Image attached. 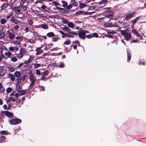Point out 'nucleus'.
Here are the masks:
<instances>
[{
	"label": "nucleus",
	"instance_id": "f257e3e1",
	"mask_svg": "<svg viewBox=\"0 0 146 146\" xmlns=\"http://www.w3.org/2000/svg\"><path fill=\"white\" fill-rule=\"evenodd\" d=\"M128 29L125 30H121L120 33L124 37L125 39L127 41L129 40L131 38V36L130 32L128 33L129 31Z\"/></svg>",
	"mask_w": 146,
	"mask_h": 146
},
{
	"label": "nucleus",
	"instance_id": "f03ea898",
	"mask_svg": "<svg viewBox=\"0 0 146 146\" xmlns=\"http://www.w3.org/2000/svg\"><path fill=\"white\" fill-rule=\"evenodd\" d=\"M10 123L12 125H16L20 123L21 122V119H14L9 121Z\"/></svg>",
	"mask_w": 146,
	"mask_h": 146
},
{
	"label": "nucleus",
	"instance_id": "7ed1b4c3",
	"mask_svg": "<svg viewBox=\"0 0 146 146\" xmlns=\"http://www.w3.org/2000/svg\"><path fill=\"white\" fill-rule=\"evenodd\" d=\"M13 32V30L12 29H9L7 32V34H8V38L11 40L13 39L15 37L14 35L12 33Z\"/></svg>",
	"mask_w": 146,
	"mask_h": 146
},
{
	"label": "nucleus",
	"instance_id": "20e7f679",
	"mask_svg": "<svg viewBox=\"0 0 146 146\" xmlns=\"http://www.w3.org/2000/svg\"><path fill=\"white\" fill-rule=\"evenodd\" d=\"M78 35L79 37L81 39H84L86 38V35L85 34L82 30L80 31H78Z\"/></svg>",
	"mask_w": 146,
	"mask_h": 146
},
{
	"label": "nucleus",
	"instance_id": "39448f33",
	"mask_svg": "<svg viewBox=\"0 0 146 146\" xmlns=\"http://www.w3.org/2000/svg\"><path fill=\"white\" fill-rule=\"evenodd\" d=\"M135 13V12H134L129 14H127L126 16L125 19L126 20H128L130 18L133 17Z\"/></svg>",
	"mask_w": 146,
	"mask_h": 146
},
{
	"label": "nucleus",
	"instance_id": "423d86ee",
	"mask_svg": "<svg viewBox=\"0 0 146 146\" xmlns=\"http://www.w3.org/2000/svg\"><path fill=\"white\" fill-rule=\"evenodd\" d=\"M5 115L8 117H10L13 115V113L11 112L8 111H5Z\"/></svg>",
	"mask_w": 146,
	"mask_h": 146
},
{
	"label": "nucleus",
	"instance_id": "0eeeda50",
	"mask_svg": "<svg viewBox=\"0 0 146 146\" xmlns=\"http://www.w3.org/2000/svg\"><path fill=\"white\" fill-rule=\"evenodd\" d=\"M107 26L109 27H118V25L117 23H114V24H112V23H109L107 24Z\"/></svg>",
	"mask_w": 146,
	"mask_h": 146
},
{
	"label": "nucleus",
	"instance_id": "6e6552de",
	"mask_svg": "<svg viewBox=\"0 0 146 146\" xmlns=\"http://www.w3.org/2000/svg\"><path fill=\"white\" fill-rule=\"evenodd\" d=\"M8 77L10 78L12 81H14L15 80V76L13 74L9 73L8 75Z\"/></svg>",
	"mask_w": 146,
	"mask_h": 146
},
{
	"label": "nucleus",
	"instance_id": "1a4fd4ad",
	"mask_svg": "<svg viewBox=\"0 0 146 146\" xmlns=\"http://www.w3.org/2000/svg\"><path fill=\"white\" fill-rule=\"evenodd\" d=\"M66 32L70 34H72L73 35H78V34H77V33H76L75 32H74L72 31L71 30V29H69V28L68 29V30Z\"/></svg>",
	"mask_w": 146,
	"mask_h": 146
},
{
	"label": "nucleus",
	"instance_id": "9d476101",
	"mask_svg": "<svg viewBox=\"0 0 146 146\" xmlns=\"http://www.w3.org/2000/svg\"><path fill=\"white\" fill-rule=\"evenodd\" d=\"M14 76L15 77L19 78L21 76L20 72L18 71H16L14 73Z\"/></svg>",
	"mask_w": 146,
	"mask_h": 146
},
{
	"label": "nucleus",
	"instance_id": "9b49d317",
	"mask_svg": "<svg viewBox=\"0 0 146 146\" xmlns=\"http://www.w3.org/2000/svg\"><path fill=\"white\" fill-rule=\"evenodd\" d=\"M7 73V70H6L3 69L0 72V77H2L4 76Z\"/></svg>",
	"mask_w": 146,
	"mask_h": 146
},
{
	"label": "nucleus",
	"instance_id": "f8f14e48",
	"mask_svg": "<svg viewBox=\"0 0 146 146\" xmlns=\"http://www.w3.org/2000/svg\"><path fill=\"white\" fill-rule=\"evenodd\" d=\"M140 17H138L135 18V19L132 20L131 22H132L133 24H134L136 23H137V22L138 21Z\"/></svg>",
	"mask_w": 146,
	"mask_h": 146
},
{
	"label": "nucleus",
	"instance_id": "ddd939ff",
	"mask_svg": "<svg viewBox=\"0 0 146 146\" xmlns=\"http://www.w3.org/2000/svg\"><path fill=\"white\" fill-rule=\"evenodd\" d=\"M8 3H4L1 6V9L2 10H4L5 8H7L8 6Z\"/></svg>",
	"mask_w": 146,
	"mask_h": 146
},
{
	"label": "nucleus",
	"instance_id": "4468645a",
	"mask_svg": "<svg viewBox=\"0 0 146 146\" xmlns=\"http://www.w3.org/2000/svg\"><path fill=\"white\" fill-rule=\"evenodd\" d=\"M27 92V90H21L20 92V96H21L25 95L26 94Z\"/></svg>",
	"mask_w": 146,
	"mask_h": 146
},
{
	"label": "nucleus",
	"instance_id": "2eb2a0df",
	"mask_svg": "<svg viewBox=\"0 0 146 146\" xmlns=\"http://www.w3.org/2000/svg\"><path fill=\"white\" fill-rule=\"evenodd\" d=\"M22 87L19 85H16V90L18 92H20L21 90Z\"/></svg>",
	"mask_w": 146,
	"mask_h": 146
},
{
	"label": "nucleus",
	"instance_id": "dca6fc26",
	"mask_svg": "<svg viewBox=\"0 0 146 146\" xmlns=\"http://www.w3.org/2000/svg\"><path fill=\"white\" fill-rule=\"evenodd\" d=\"M68 26L70 28H72V29L74 28V24L72 22L68 23Z\"/></svg>",
	"mask_w": 146,
	"mask_h": 146
},
{
	"label": "nucleus",
	"instance_id": "f3484780",
	"mask_svg": "<svg viewBox=\"0 0 146 146\" xmlns=\"http://www.w3.org/2000/svg\"><path fill=\"white\" fill-rule=\"evenodd\" d=\"M47 36L49 37H52L55 35L53 32H50L47 34Z\"/></svg>",
	"mask_w": 146,
	"mask_h": 146
},
{
	"label": "nucleus",
	"instance_id": "a211bd4d",
	"mask_svg": "<svg viewBox=\"0 0 146 146\" xmlns=\"http://www.w3.org/2000/svg\"><path fill=\"white\" fill-rule=\"evenodd\" d=\"M29 77L30 81L35 80V79L33 78V74L32 72H31L29 73Z\"/></svg>",
	"mask_w": 146,
	"mask_h": 146
},
{
	"label": "nucleus",
	"instance_id": "6ab92c4d",
	"mask_svg": "<svg viewBox=\"0 0 146 146\" xmlns=\"http://www.w3.org/2000/svg\"><path fill=\"white\" fill-rule=\"evenodd\" d=\"M49 73V72L48 70H45L44 72H42L41 73V75H44V76H47L48 75Z\"/></svg>",
	"mask_w": 146,
	"mask_h": 146
},
{
	"label": "nucleus",
	"instance_id": "aec40b11",
	"mask_svg": "<svg viewBox=\"0 0 146 146\" xmlns=\"http://www.w3.org/2000/svg\"><path fill=\"white\" fill-rule=\"evenodd\" d=\"M5 90V89L3 87L1 83H0V92H3Z\"/></svg>",
	"mask_w": 146,
	"mask_h": 146
},
{
	"label": "nucleus",
	"instance_id": "412c9836",
	"mask_svg": "<svg viewBox=\"0 0 146 146\" xmlns=\"http://www.w3.org/2000/svg\"><path fill=\"white\" fill-rule=\"evenodd\" d=\"M58 31L62 35V36H61L62 38H64L65 36L66 37V33H64L60 30H58Z\"/></svg>",
	"mask_w": 146,
	"mask_h": 146
},
{
	"label": "nucleus",
	"instance_id": "4be33fe9",
	"mask_svg": "<svg viewBox=\"0 0 146 146\" xmlns=\"http://www.w3.org/2000/svg\"><path fill=\"white\" fill-rule=\"evenodd\" d=\"M127 62H129L131 59V55L129 53L127 52Z\"/></svg>",
	"mask_w": 146,
	"mask_h": 146
},
{
	"label": "nucleus",
	"instance_id": "5701e85b",
	"mask_svg": "<svg viewBox=\"0 0 146 146\" xmlns=\"http://www.w3.org/2000/svg\"><path fill=\"white\" fill-rule=\"evenodd\" d=\"M80 9H83L86 7V6H87V5H86L84 3H80Z\"/></svg>",
	"mask_w": 146,
	"mask_h": 146
},
{
	"label": "nucleus",
	"instance_id": "b1692460",
	"mask_svg": "<svg viewBox=\"0 0 146 146\" xmlns=\"http://www.w3.org/2000/svg\"><path fill=\"white\" fill-rule=\"evenodd\" d=\"M9 133L5 130L2 131H0V134L3 135H7L9 134Z\"/></svg>",
	"mask_w": 146,
	"mask_h": 146
},
{
	"label": "nucleus",
	"instance_id": "393cba45",
	"mask_svg": "<svg viewBox=\"0 0 146 146\" xmlns=\"http://www.w3.org/2000/svg\"><path fill=\"white\" fill-rule=\"evenodd\" d=\"M8 68L9 71L11 72L14 71L15 69V68L13 66L9 67Z\"/></svg>",
	"mask_w": 146,
	"mask_h": 146
},
{
	"label": "nucleus",
	"instance_id": "a878e982",
	"mask_svg": "<svg viewBox=\"0 0 146 146\" xmlns=\"http://www.w3.org/2000/svg\"><path fill=\"white\" fill-rule=\"evenodd\" d=\"M42 27L45 29H48V27L47 25L45 24H43L41 25Z\"/></svg>",
	"mask_w": 146,
	"mask_h": 146
},
{
	"label": "nucleus",
	"instance_id": "bb28decb",
	"mask_svg": "<svg viewBox=\"0 0 146 146\" xmlns=\"http://www.w3.org/2000/svg\"><path fill=\"white\" fill-rule=\"evenodd\" d=\"M57 10H60V12L61 13H64V10H65V9L61 8L60 7H57Z\"/></svg>",
	"mask_w": 146,
	"mask_h": 146
},
{
	"label": "nucleus",
	"instance_id": "cd10ccee",
	"mask_svg": "<svg viewBox=\"0 0 146 146\" xmlns=\"http://www.w3.org/2000/svg\"><path fill=\"white\" fill-rule=\"evenodd\" d=\"M31 81L29 86V89L33 87L35 82V80H31Z\"/></svg>",
	"mask_w": 146,
	"mask_h": 146
},
{
	"label": "nucleus",
	"instance_id": "c85d7f7f",
	"mask_svg": "<svg viewBox=\"0 0 146 146\" xmlns=\"http://www.w3.org/2000/svg\"><path fill=\"white\" fill-rule=\"evenodd\" d=\"M62 2L63 4V7H66L68 5L67 2L65 1H62Z\"/></svg>",
	"mask_w": 146,
	"mask_h": 146
},
{
	"label": "nucleus",
	"instance_id": "c756f323",
	"mask_svg": "<svg viewBox=\"0 0 146 146\" xmlns=\"http://www.w3.org/2000/svg\"><path fill=\"white\" fill-rule=\"evenodd\" d=\"M6 139L5 136H0V142H2L3 141Z\"/></svg>",
	"mask_w": 146,
	"mask_h": 146
},
{
	"label": "nucleus",
	"instance_id": "7c9ffc66",
	"mask_svg": "<svg viewBox=\"0 0 146 146\" xmlns=\"http://www.w3.org/2000/svg\"><path fill=\"white\" fill-rule=\"evenodd\" d=\"M84 14V13L83 11H79L76 13L75 14L76 15H83Z\"/></svg>",
	"mask_w": 146,
	"mask_h": 146
},
{
	"label": "nucleus",
	"instance_id": "2f4dec72",
	"mask_svg": "<svg viewBox=\"0 0 146 146\" xmlns=\"http://www.w3.org/2000/svg\"><path fill=\"white\" fill-rule=\"evenodd\" d=\"M108 34H114L117 33V32L115 31L112 30L111 31H108L107 32Z\"/></svg>",
	"mask_w": 146,
	"mask_h": 146
},
{
	"label": "nucleus",
	"instance_id": "473e14b6",
	"mask_svg": "<svg viewBox=\"0 0 146 146\" xmlns=\"http://www.w3.org/2000/svg\"><path fill=\"white\" fill-rule=\"evenodd\" d=\"M72 3L74 6H77L78 4V3L75 0H72Z\"/></svg>",
	"mask_w": 146,
	"mask_h": 146
},
{
	"label": "nucleus",
	"instance_id": "72a5a7b5",
	"mask_svg": "<svg viewBox=\"0 0 146 146\" xmlns=\"http://www.w3.org/2000/svg\"><path fill=\"white\" fill-rule=\"evenodd\" d=\"M7 22V20L5 19H1L0 21V23L2 24H5Z\"/></svg>",
	"mask_w": 146,
	"mask_h": 146
},
{
	"label": "nucleus",
	"instance_id": "f704fd0d",
	"mask_svg": "<svg viewBox=\"0 0 146 146\" xmlns=\"http://www.w3.org/2000/svg\"><path fill=\"white\" fill-rule=\"evenodd\" d=\"M5 34L3 32L0 33V39H2L4 38Z\"/></svg>",
	"mask_w": 146,
	"mask_h": 146
},
{
	"label": "nucleus",
	"instance_id": "c9c22d12",
	"mask_svg": "<svg viewBox=\"0 0 146 146\" xmlns=\"http://www.w3.org/2000/svg\"><path fill=\"white\" fill-rule=\"evenodd\" d=\"M106 36L110 38H114V37H115V38H116V36L114 35L113 36L110 35H106Z\"/></svg>",
	"mask_w": 146,
	"mask_h": 146
},
{
	"label": "nucleus",
	"instance_id": "e433bc0d",
	"mask_svg": "<svg viewBox=\"0 0 146 146\" xmlns=\"http://www.w3.org/2000/svg\"><path fill=\"white\" fill-rule=\"evenodd\" d=\"M113 17V14L111 13L109 15H105V17L109 18H111Z\"/></svg>",
	"mask_w": 146,
	"mask_h": 146
},
{
	"label": "nucleus",
	"instance_id": "4c0bfd02",
	"mask_svg": "<svg viewBox=\"0 0 146 146\" xmlns=\"http://www.w3.org/2000/svg\"><path fill=\"white\" fill-rule=\"evenodd\" d=\"M25 52H26L25 51V50L23 48H20V53H21L22 54H25Z\"/></svg>",
	"mask_w": 146,
	"mask_h": 146
},
{
	"label": "nucleus",
	"instance_id": "58836bf2",
	"mask_svg": "<svg viewBox=\"0 0 146 146\" xmlns=\"http://www.w3.org/2000/svg\"><path fill=\"white\" fill-rule=\"evenodd\" d=\"M37 52L36 53V56L42 54L43 52V50H40L37 51Z\"/></svg>",
	"mask_w": 146,
	"mask_h": 146
},
{
	"label": "nucleus",
	"instance_id": "ea45409f",
	"mask_svg": "<svg viewBox=\"0 0 146 146\" xmlns=\"http://www.w3.org/2000/svg\"><path fill=\"white\" fill-rule=\"evenodd\" d=\"M95 13V12H85L84 13V14L86 15H90L93 14Z\"/></svg>",
	"mask_w": 146,
	"mask_h": 146
},
{
	"label": "nucleus",
	"instance_id": "a19ab883",
	"mask_svg": "<svg viewBox=\"0 0 146 146\" xmlns=\"http://www.w3.org/2000/svg\"><path fill=\"white\" fill-rule=\"evenodd\" d=\"M62 22L63 23H64L65 24H68V23H69V21H68V20H67V19H65L64 18H63L62 19Z\"/></svg>",
	"mask_w": 146,
	"mask_h": 146
},
{
	"label": "nucleus",
	"instance_id": "79ce46f5",
	"mask_svg": "<svg viewBox=\"0 0 146 146\" xmlns=\"http://www.w3.org/2000/svg\"><path fill=\"white\" fill-rule=\"evenodd\" d=\"M59 39V37H53L52 38V40L54 42H56Z\"/></svg>",
	"mask_w": 146,
	"mask_h": 146
},
{
	"label": "nucleus",
	"instance_id": "37998d69",
	"mask_svg": "<svg viewBox=\"0 0 146 146\" xmlns=\"http://www.w3.org/2000/svg\"><path fill=\"white\" fill-rule=\"evenodd\" d=\"M34 56H30L29 58L28 59V60H29L30 62H31L32 61V60L34 59Z\"/></svg>",
	"mask_w": 146,
	"mask_h": 146
},
{
	"label": "nucleus",
	"instance_id": "c03bdc74",
	"mask_svg": "<svg viewBox=\"0 0 146 146\" xmlns=\"http://www.w3.org/2000/svg\"><path fill=\"white\" fill-rule=\"evenodd\" d=\"M92 37H94L96 38H97L98 36V34L96 33H92Z\"/></svg>",
	"mask_w": 146,
	"mask_h": 146
},
{
	"label": "nucleus",
	"instance_id": "a18cd8bd",
	"mask_svg": "<svg viewBox=\"0 0 146 146\" xmlns=\"http://www.w3.org/2000/svg\"><path fill=\"white\" fill-rule=\"evenodd\" d=\"M12 90V89L10 87L8 88L6 90L7 92L8 93L11 92Z\"/></svg>",
	"mask_w": 146,
	"mask_h": 146
},
{
	"label": "nucleus",
	"instance_id": "49530a36",
	"mask_svg": "<svg viewBox=\"0 0 146 146\" xmlns=\"http://www.w3.org/2000/svg\"><path fill=\"white\" fill-rule=\"evenodd\" d=\"M5 55L8 57H10L11 55V53L9 52H8L5 53Z\"/></svg>",
	"mask_w": 146,
	"mask_h": 146
},
{
	"label": "nucleus",
	"instance_id": "de8ad7c7",
	"mask_svg": "<svg viewBox=\"0 0 146 146\" xmlns=\"http://www.w3.org/2000/svg\"><path fill=\"white\" fill-rule=\"evenodd\" d=\"M110 7H108V8H106L104 9L105 10H106L105 11V12H111V11L110 10Z\"/></svg>",
	"mask_w": 146,
	"mask_h": 146
},
{
	"label": "nucleus",
	"instance_id": "09e8293b",
	"mask_svg": "<svg viewBox=\"0 0 146 146\" xmlns=\"http://www.w3.org/2000/svg\"><path fill=\"white\" fill-rule=\"evenodd\" d=\"M70 44V40H67L64 42V44L66 45H69Z\"/></svg>",
	"mask_w": 146,
	"mask_h": 146
},
{
	"label": "nucleus",
	"instance_id": "8fccbe9b",
	"mask_svg": "<svg viewBox=\"0 0 146 146\" xmlns=\"http://www.w3.org/2000/svg\"><path fill=\"white\" fill-rule=\"evenodd\" d=\"M13 42L17 45H19L20 44V42L18 41H13Z\"/></svg>",
	"mask_w": 146,
	"mask_h": 146
},
{
	"label": "nucleus",
	"instance_id": "3c124183",
	"mask_svg": "<svg viewBox=\"0 0 146 146\" xmlns=\"http://www.w3.org/2000/svg\"><path fill=\"white\" fill-rule=\"evenodd\" d=\"M108 2L107 0H102L99 2L100 4H104Z\"/></svg>",
	"mask_w": 146,
	"mask_h": 146
},
{
	"label": "nucleus",
	"instance_id": "603ef678",
	"mask_svg": "<svg viewBox=\"0 0 146 146\" xmlns=\"http://www.w3.org/2000/svg\"><path fill=\"white\" fill-rule=\"evenodd\" d=\"M27 76V75H23V77H22V78H19L21 79V80H23V81L26 79Z\"/></svg>",
	"mask_w": 146,
	"mask_h": 146
},
{
	"label": "nucleus",
	"instance_id": "864d4df0",
	"mask_svg": "<svg viewBox=\"0 0 146 146\" xmlns=\"http://www.w3.org/2000/svg\"><path fill=\"white\" fill-rule=\"evenodd\" d=\"M16 80L17 81V85H19L21 83V80L19 78L18 79H17Z\"/></svg>",
	"mask_w": 146,
	"mask_h": 146
},
{
	"label": "nucleus",
	"instance_id": "5fc2aeb1",
	"mask_svg": "<svg viewBox=\"0 0 146 146\" xmlns=\"http://www.w3.org/2000/svg\"><path fill=\"white\" fill-rule=\"evenodd\" d=\"M65 27H64L62 28L63 30L64 31H65V32H66L68 30V28L66 26V25H65Z\"/></svg>",
	"mask_w": 146,
	"mask_h": 146
},
{
	"label": "nucleus",
	"instance_id": "6e6d98bb",
	"mask_svg": "<svg viewBox=\"0 0 146 146\" xmlns=\"http://www.w3.org/2000/svg\"><path fill=\"white\" fill-rule=\"evenodd\" d=\"M40 64L38 63H35L34 65V68H37L40 67Z\"/></svg>",
	"mask_w": 146,
	"mask_h": 146
},
{
	"label": "nucleus",
	"instance_id": "4d7b16f0",
	"mask_svg": "<svg viewBox=\"0 0 146 146\" xmlns=\"http://www.w3.org/2000/svg\"><path fill=\"white\" fill-rule=\"evenodd\" d=\"M17 58L15 57H13L11 59V60L13 62H16L17 60Z\"/></svg>",
	"mask_w": 146,
	"mask_h": 146
},
{
	"label": "nucleus",
	"instance_id": "13d9d810",
	"mask_svg": "<svg viewBox=\"0 0 146 146\" xmlns=\"http://www.w3.org/2000/svg\"><path fill=\"white\" fill-rule=\"evenodd\" d=\"M36 74L37 75H40L41 74L40 72L39 69H37L36 70Z\"/></svg>",
	"mask_w": 146,
	"mask_h": 146
},
{
	"label": "nucleus",
	"instance_id": "bf43d9fd",
	"mask_svg": "<svg viewBox=\"0 0 146 146\" xmlns=\"http://www.w3.org/2000/svg\"><path fill=\"white\" fill-rule=\"evenodd\" d=\"M12 97H10L7 100H6V102H7V103L8 104V103H9L11 101V100H12Z\"/></svg>",
	"mask_w": 146,
	"mask_h": 146
},
{
	"label": "nucleus",
	"instance_id": "052dcab7",
	"mask_svg": "<svg viewBox=\"0 0 146 146\" xmlns=\"http://www.w3.org/2000/svg\"><path fill=\"white\" fill-rule=\"evenodd\" d=\"M72 5L70 4L68 6H67L66 7L67 9H70L72 8Z\"/></svg>",
	"mask_w": 146,
	"mask_h": 146
},
{
	"label": "nucleus",
	"instance_id": "680f3d73",
	"mask_svg": "<svg viewBox=\"0 0 146 146\" xmlns=\"http://www.w3.org/2000/svg\"><path fill=\"white\" fill-rule=\"evenodd\" d=\"M64 66V64L63 63L61 62L59 65L57 66L59 68H62Z\"/></svg>",
	"mask_w": 146,
	"mask_h": 146
},
{
	"label": "nucleus",
	"instance_id": "e2e57ef3",
	"mask_svg": "<svg viewBox=\"0 0 146 146\" xmlns=\"http://www.w3.org/2000/svg\"><path fill=\"white\" fill-rule=\"evenodd\" d=\"M16 38L17 40L19 39L21 41H22L23 40V38L19 36H16Z\"/></svg>",
	"mask_w": 146,
	"mask_h": 146
},
{
	"label": "nucleus",
	"instance_id": "0e129e2a",
	"mask_svg": "<svg viewBox=\"0 0 146 146\" xmlns=\"http://www.w3.org/2000/svg\"><path fill=\"white\" fill-rule=\"evenodd\" d=\"M28 22L29 25H31L33 23V21L31 19H29L28 20Z\"/></svg>",
	"mask_w": 146,
	"mask_h": 146
},
{
	"label": "nucleus",
	"instance_id": "69168bd1",
	"mask_svg": "<svg viewBox=\"0 0 146 146\" xmlns=\"http://www.w3.org/2000/svg\"><path fill=\"white\" fill-rule=\"evenodd\" d=\"M14 27L15 30H17L19 28V26L18 25H15Z\"/></svg>",
	"mask_w": 146,
	"mask_h": 146
},
{
	"label": "nucleus",
	"instance_id": "338daca9",
	"mask_svg": "<svg viewBox=\"0 0 146 146\" xmlns=\"http://www.w3.org/2000/svg\"><path fill=\"white\" fill-rule=\"evenodd\" d=\"M23 56V55L22 54L19 53V54H18L17 57L18 58H22Z\"/></svg>",
	"mask_w": 146,
	"mask_h": 146
},
{
	"label": "nucleus",
	"instance_id": "774afa93",
	"mask_svg": "<svg viewBox=\"0 0 146 146\" xmlns=\"http://www.w3.org/2000/svg\"><path fill=\"white\" fill-rule=\"evenodd\" d=\"M86 37L87 38H90L92 37V34H91L90 35H87L86 36Z\"/></svg>",
	"mask_w": 146,
	"mask_h": 146
}]
</instances>
